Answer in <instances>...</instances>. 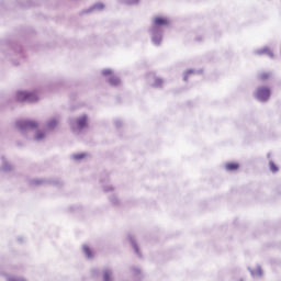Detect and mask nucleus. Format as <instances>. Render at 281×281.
Listing matches in <instances>:
<instances>
[{
  "label": "nucleus",
  "mask_w": 281,
  "mask_h": 281,
  "mask_svg": "<svg viewBox=\"0 0 281 281\" xmlns=\"http://www.w3.org/2000/svg\"><path fill=\"white\" fill-rule=\"evenodd\" d=\"M256 98L261 102H267L271 98V90L267 87H260L256 91Z\"/></svg>",
  "instance_id": "nucleus-1"
},
{
  "label": "nucleus",
  "mask_w": 281,
  "mask_h": 281,
  "mask_svg": "<svg viewBox=\"0 0 281 281\" xmlns=\"http://www.w3.org/2000/svg\"><path fill=\"white\" fill-rule=\"evenodd\" d=\"M270 170L271 172H278V166L273 161H270Z\"/></svg>",
  "instance_id": "nucleus-10"
},
{
  "label": "nucleus",
  "mask_w": 281,
  "mask_h": 281,
  "mask_svg": "<svg viewBox=\"0 0 281 281\" xmlns=\"http://www.w3.org/2000/svg\"><path fill=\"white\" fill-rule=\"evenodd\" d=\"M110 85L113 87L120 85V78H117L115 75H112L109 79Z\"/></svg>",
  "instance_id": "nucleus-8"
},
{
  "label": "nucleus",
  "mask_w": 281,
  "mask_h": 281,
  "mask_svg": "<svg viewBox=\"0 0 281 281\" xmlns=\"http://www.w3.org/2000/svg\"><path fill=\"white\" fill-rule=\"evenodd\" d=\"M38 100V97L36 93H30V92H19L18 93V102H36Z\"/></svg>",
  "instance_id": "nucleus-2"
},
{
  "label": "nucleus",
  "mask_w": 281,
  "mask_h": 281,
  "mask_svg": "<svg viewBox=\"0 0 281 281\" xmlns=\"http://www.w3.org/2000/svg\"><path fill=\"white\" fill-rule=\"evenodd\" d=\"M43 137V134H41L38 137H37V139H41Z\"/></svg>",
  "instance_id": "nucleus-16"
},
{
  "label": "nucleus",
  "mask_w": 281,
  "mask_h": 281,
  "mask_svg": "<svg viewBox=\"0 0 281 281\" xmlns=\"http://www.w3.org/2000/svg\"><path fill=\"white\" fill-rule=\"evenodd\" d=\"M83 251L88 258H91V250L89 248H85Z\"/></svg>",
  "instance_id": "nucleus-13"
},
{
  "label": "nucleus",
  "mask_w": 281,
  "mask_h": 281,
  "mask_svg": "<svg viewBox=\"0 0 281 281\" xmlns=\"http://www.w3.org/2000/svg\"><path fill=\"white\" fill-rule=\"evenodd\" d=\"M103 281H111V273L109 271L103 272Z\"/></svg>",
  "instance_id": "nucleus-9"
},
{
  "label": "nucleus",
  "mask_w": 281,
  "mask_h": 281,
  "mask_svg": "<svg viewBox=\"0 0 281 281\" xmlns=\"http://www.w3.org/2000/svg\"><path fill=\"white\" fill-rule=\"evenodd\" d=\"M36 126H38V124L33 121H24L20 123V128H36Z\"/></svg>",
  "instance_id": "nucleus-4"
},
{
  "label": "nucleus",
  "mask_w": 281,
  "mask_h": 281,
  "mask_svg": "<svg viewBox=\"0 0 281 281\" xmlns=\"http://www.w3.org/2000/svg\"><path fill=\"white\" fill-rule=\"evenodd\" d=\"M269 78V74L263 72L259 76V80H267Z\"/></svg>",
  "instance_id": "nucleus-12"
},
{
  "label": "nucleus",
  "mask_w": 281,
  "mask_h": 281,
  "mask_svg": "<svg viewBox=\"0 0 281 281\" xmlns=\"http://www.w3.org/2000/svg\"><path fill=\"white\" fill-rule=\"evenodd\" d=\"M239 168L240 165H238V162H227L225 165V170H227V172H236Z\"/></svg>",
  "instance_id": "nucleus-3"
},
{
  "label": "nucleus",
  "mask_w": 281,
  "mask_h": 281,
  "mask_svg": "<svg viewBox=\"0 0 281 281\" xmlns=\"http://www.w3.org/2000/svg\"><path fill=\"white\" fill-rule=\"evenodd\" d=\"M159 85H162L161 79H156V87H159Z\"/></svg>",
  "instance_id": "nucleus-14"
},
{
  "label": "nucleus",
  "mask_w": 281,
  "mask_h": 281,
  "mask_svg": "<svg viewBox=\"0 0 281 281\" xmlns=\"http://www.w3.org/2000/svg\"><path fill=\"white\" fill-rule=\"evenodd\" d=\"M77 126L78 128H85L87 126V116H82L77 120Z\"/></svg>",
  "instance_id": "nucleus-7"
},
{
  "label": "nucleus",
  "mask_w": 281,
  "mask_h": 281,
  "mask_svg": "<svg viewBox=\"0 0 281 281\" xmlns=\"http://www.w3.org/2000/svg\"><path fill=\"white\" fill-rule=\"evenodd\" d=\"M83 156H77V159H82Z\"/></svg>",
  "instance_id": "nucleus-17"
},
{
  "label": "nucleus",
  "mask_w": 281,
  "mask_h": 281,
  "mask_svg": "<svg viewBox=\"0 0 281 281\" xmlns=\"http://www.w3.org/2000/svg\"><path fill=\"white\" fill-rule=\"evenodd\" d=\"M154 25H155V27H159L161 25H168V19H166V18H156V19H154Z\"/></svg>",
  "instance_id": "nucleus-5"
},
{
  "label": "nucleus",
  "mask_w": 281,
  "mask_h": 281,
  "mask_svg": "<svg viewBox=\"0 0 281 281\" xmlns=\"http://www.w3.org/2000/svg\"><path fill=\"white\" fill-rule=\"evenodd\" d=\"M250 273L254 278H260L262 276V269L260 267L254 268L250 270Z\"/></svg>",
  "instance_id": "nucleus-6"
},
{
  "label": "nucleus",
  "mask_w": 281,
  "mask_h": 281,
  "mask_svg": "<svg viewBox=\"0 0 281 281\" xmlns=\"http://www.w3.org/2000/svg\"><path fill=\"white\" fill-rule=\"evenodd\" d=\"M56 124V121L50 122V126H54Z\"/></svg>",
  "instance_id": "nucleus-15"
},
{
  "label": "nucleus",
  "mask_w": 281,
  "mask_h": 281,
  "mask_svg": "<svg viewBox=\"0 0 281 281\" xmlns=\"http://www.w3.org/2000/svg\"><path fill=\"white\" fill-rule=\"evenodd\" d=\"M102 75L103 76H110V78L113 76V70H111V69H105V70H103L102 71Z\"/></svg>",
  "instance_id": "nucleus-11"
}]
</instances>
